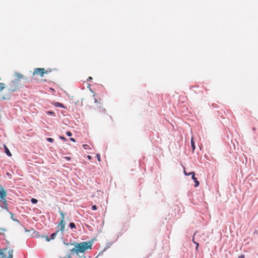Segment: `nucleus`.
I'll list each match as a JSON object with an SVG mask.
<instances>
[{"mask_svg":"<svg viewBox=\"0 0 258 258\" xmlns=\"http://www.w3.org/2000/svg\"><path fill=\"white\" fill-rule=\"evenodd\" d=\"M92 246V241L89 242H82L79 243H77L75 247H74L71 250L72 252H76L78 253L79 252L83 253L86 249H91Z\"/></svg>","mask_w":258,"mask_h":258,"instance_id":"nucleus-1","label":"nucleus"},{"mask_svg":"<svg viewBox=\"0 0 258 258\" xmlns=\"http://www.w3.org/2000/svg\"><path fill=\"white\" fill-rule=\"evenodd\" d=\"M19 79H15L12 81L11 83L10 84V88L9 90L10 92H15L18 89L19 86Z\"/></svg>","mask_w":258,"mask_h":258,"instance_id":"nucleus-2","label":"nucleus"},{"mask_svg":"<svg viewBox=\"0 0 258 258\" xmlns=\"http://www.w3.org/2000/svg\"><path fill=\"white\" fill-rule=\"evenodd\" d=\"M48 72L45 71L44 68H35L34 70V72L33 73V75L35 76L36 75H39L41 77H43L44 76V74H47Z\"/></svg>","mask_w":258,"mask_h":258,"instance_id":"nucleus-3","label":"nucleus"},{"mask_svg":"<svg viewBox=\"0 0 258 258\" xmlns=\"http://www.w3.org/2000/svg\"><path fill=\"white\" fill-rule=\"evenodd\" d=\"M0 207L4 209L9 211V208L8 207L7 202L6 199L0 200Z\"/></svg>","mask_w":258,"mask_h":258,"instance_id":"nucleus-4","label":"nucleus"},{"mask_svg":"<svg viewBox=\"0 0 258 258\" xmlns=\"http://www.w3.org/2000/svg\"><path fill=\"white\" fill-rule=\"evenodd\" d=\"M0 200L6 199L7 196L6 191L4 189L2 185H0Z\"/></svg>","mask_w":258,"mask_h":258,"instance_id":"nucleus-5","label":"nucleus"},{"mask_svg":"<svg viewBox=\"0 0 258 258\" xmlns=\"http://www.w3.org/2000/svg\"><path fill=\"white\" fill-rule=\"evenodd\" d=\"M60 226V228L59 229V231H60L62 234H63L64 231V228H65V222L64 221L60 220L59 223L58 224V225L57 226V228Z\"/></svg>","mask_w":258,"mask_h":258,"instance_id":"nucleus-6","label":"nucleus"},{"mask_svg":"<svg viewBox=\"0 0 258 258\" xmlns=\"http://www.w3.org/2000/svg\"><path fill=\"white\" fill-rule=\"evenodd\" d=\"M191 174H192L191 178L194 180L195 183V186L197 187L199 185L200 182L198 180V179L195 177V173L192 171V173Z\"/></svg>","mask_w":258,"mask_h":258,"instance_id":"nucleus-7","label":"nucleus"},{"mask_svg":"<svg viewBox=\"0 0 258 258\" xmlns=\"http://www.w3.org/2000/svg\"><path fill=\"white\" fill-rule=\"evenodd\" d=\"M53 104L56 107H60L64 109L67 108V107L65 106L62 103H61L58 102H54Z\"/></svg>","mask_w":258,"mask_h":258,"instance_id":"nucleus-8","label":"nucleus"},{"mask_svg":"<svg viewBox=\"0 0 258 258\" xmlns=\"http://www.w3.org/2000/svg\"><path fill=\"white\" fill-rule=\"evenodd\" d=\"M7 212H9V213L10 214V215L11 216V219L13 221H15V222H17L18 224H20V221L14 218L15 215L12 212H10L9 210V211H7Z\"/></svg>","mask_w":258,"mask_h":258,"instance_id":"nucleus-9","label":"nucleus"},{"mask_svg":"<svg viewBox=\"0 0 258 258\" xmlns=\"http://www.w3.org/2000/svg\"><path fill=\"white\" fill-rule=\"evenodd\" d=\"M4 147L5 149V152L7 155L9 157H11L12 155L7 147L5 145H4Z\"/></svg>","mask_w":258,"mask_h":258,"instance_id":"nucleus-10","label":"nucleus"},{"mask_svg":"<svg viewBox=\"0 0 258 258\" xmlns=\"http://www.w3.org/2000/svg\"><path fill=\"white\" fill-rule=\"evenodd\" d=\"M59 231V228H58V229L54 233H52L51 235H50V239L51 240H53L55 239V238L56 237L58 232Z\"/></svg>","mask_w":258,"mask_h":258,"instance_id":"nucleus-11","label":"nucleus"},{"mask_svg":"<svg viewBox=\"0 0 258 258\" xmlns=\"http://www.w3.org/2000/svg\"><path fill=\"white\" fill-rule=\"evenodd\" d=\"M190 142L192 153H194L196 149V145L195 142L194 141L193 138H191Z\"/></svg>","mask_w":258,"mask_h":258,"instance_id":"nucleus-12","label":"nucleus"},{"mask_svg":"<svg viewBox=\"0 0 258 258\" xmlns=\"http://www.w3.org/2000/svg\"><path fill=\"white\" fill-rule=\"evenodd\" d=\"M46 113L48 115H52L55 116V113L53 110H48L46 111Z\"/></svg>","mask_w":258,"mask_h":258,"instance_id":"nucleus-13","label":"nucleus"},{"mask_svg":"<svg viewBox=\"0 0 258 258\" xmlns=\"http://www.w3.org/2000/svg\"><path fill=\"white\" fill-rule=\"evenodd\" d=\"M16 76L18 78V79H23L24 78V76L20 73H16Z\"/></svg>","mask_w":258,"mask_h":258,"instance_id":"nucleus-14","label":"nucleus"},{"mask_svg":"<svg viewBox=\"0 0 258 258\" xmlns=\"http://www.w3.org/2000/svg\"><path fill=\"white\" fill-rule=\"evenodd\" d=\"M69 227L71 229L76 228V225L74 222H71L69 224Z\"/></svg>","mask_w":258,"mask_h":258,"instance_id":"nucleus-15","label":"nucleus"},{"mask_svg":"<svg viewBox=\"0 0 258 258\" xmlns=\"http://www.w3.org/2000/svg\"><path fill=\"white\" fill-rule=\"evenodd\" d=\"M41 238H45L46 241H47V242L50 241V240H51L50 237L49 238L48 236H47L46 235H45H45H42L41 236Z\"/></svg>","mask_w":258,"mask_h":258,"instance_id":"nucleus-16","label":"nucleus"},{"mask_svg":"<svg viewBox=\"0 0 258 258\" xmlns=\"http://www.w3.org/2000/svg\"><path fill=\"white\" fill-rule=\"evenodd\" d=\"M5 88V84L3 83H0V92L2 91Z\"/></svg>","mask_w":258,"mask_h":258,"instance_id":"nucleus-17","label":"nucleus"},{"mask_svg":"<svg viewBox=\"0 0 258 258\" xmlns=\"http://www.w3.org/2000/svg\"><path fill=\"white\" fill-rule=\"evenodd\" d=\"M31 202L33 204H35L36 203H37L38 202V200L36 199H35V198H32L31 199Z\"/></svg>","mask_w":258,"mask_h":258,"instance_id":"nucleus-18","label":"nucleus"},{"mask_svg":"<svg viewBox=\"0 0 258 258\" xmlns=\"http://www.w3.org/2000/svg\"><path fill=\"white\" fill-rule=\"evenodd\" d=\"M59 214L61 217V220L64 221V215H65L64 213H63V212L60 211Z\"/></svg>","mask_w":258,"mask_h":258,"instance_id":"nucleus-19","label":"nucleus"},{"mask_svg":"<svg viewBox=\"0 0 258 258\" xmlns=\"http://www.w3.org/2000/svg\"><path fill=\"white\" fill-rule=\"evenodd\" d=\"M13 250H10L9 251V256L7 257V258H12L13 257Z\"/></svg>","mask_w":258,"mask_h":258,"instance_id":"nucleus-20","label":"nucleus"},{"mask_svg":"<svg viewBox=\"0 0 258 258\" xmlns=\"http://www.w3.org/2000/svg\"><path fill=\"white\" fill-rule=\"evenodd\" d=\"M11 97L9 95H5L3 97V100H9Z\"/></svg>","mask_w":258,"mask_h":258,"instance_id":"nucleus-21","label":"nucleus"},{"mask_svg":"<svg viewBox=\"0 0 258 258\" xmlns=\"http://www.w3.org/2000/svg\"><path fill=\"white\" fill-rule=\"evenodd\" d=\"M46 141L49 143H52L54 141V140L51 138H47L46 139Z\"/></svg>","mask_w":258,"mask_h":258,"instance_id":"nucleus-22","label":"nucleus"},{"mask_svg":"<svg viewBox=\"0 0 258 258\" xmlns=\"http://www.w3.org/2000/svg\"><path fill=\"white\" fill-rule=\"evenodd\" d=\"M91 209H92V210H94V211L96 210L97 209V206H96V205H92V207H91Z\"/></svg>","mask_w":258,"mask_h":258,"instance_id":"nucleus-23","label":"nucleus"},{"mask_svg":"<svg viewBox=\"0 0 258 258\" xmlns=\"http://www.w3.org/2000/svg\"><path fill=\"white\" fill-rule=\"evenodd\" d=\"M66 134L68 137H71L72 136V133L70 131H67Z\"/></svg>","mask_w":258,"mask_h":258,"instance_id":"nucleus-24","label":"nucleus"},{"mask_svg":"<svg viewBox=\"0 0 258 258\" xmlns=\"http://www.w3.org/2000/svg\"><path fill=\"white\" fill-rule=\"evenodd\" d=\"M59 139H60L61 140L63 141H66L67 140V139L64 136H59Z\"/></svg>","mask_w":258,"mask_h":258,"instance_id":"nucleus-25","label":"nucleus"},{"mask_svg":"<svg viewBox=\"0 0 258 258\" xmlns=\"http://www.w3.org/2000/svg\"><path fill=\"white\" fill-rule=\"evenodd\" d=\"M97 158V160L100 162L101 161V158H100V155L99 154H97L96 155Z\"/></svg>","mask_w":258,"mask_h":258,"instance_id":"nucleus-26","label":"nucleus"},{"mask_svg":"<svg viewBox=\"0 0 258 258\" xmlns=\"http://www.w3.org/2000/svg\"><path fill=\"white\" fill-rule=\"evenodd\" d=\"M83 147L84 149H89V146L87 144H84L83 145Z\"/></svg>","mask_w":258,"mask_h":258,"instance_id":"nucleus-27","label":"nucleus"},{"mask_svg":"<svg viewBox=\"0 0 258 258\" xmlns=\"http://www.w3.org/2000/svg\"><path fill=\"white\" fill-rule=\"evenodd\" d=\"M110 245H111V244H109V243L107 244L106 246L104 247L103 251H105L109 247Z\"/></svg>","mask_w":258,"mask_h":258,"instance_id":"nucleus-28","label":"nucleus"},{"mask_svg":"<svg viewBox=\"0 0 258 258\" xmlns=\"http://www.w3.org/2000/svg\"><path fill=\"white\" fill-rule=\"evenodd\" d=\"M191 173H192V172H190L189 173H187L185 171H184V174L186 176H188V175H191L192 176V174H191Z\"/></svg>","mask_w":258,"mask_h":258,"instance_id":"nucleus-29","label":"nucleus"},{"mask_svg":"<svg viewBox=\"0 0 258 258\" xmlns=\"http://www.w3.org/2000/svg\"><path fill=\"white\" fill-rule=\"evenodd\" d=\"M70 140L73 142H76V140L74 138H71Z\"/></svg>","mask_w":258,"mask_h":258,"instance_id":"nucleus-30","label":"nucleus"},{"mask_svg":"<svg viewBox=\"0 0 258 258\" xmlns=\"http://www.w3.org/2000/svg\"><path fill=\"white\" fill-rule=\"evenodd\" d=\"M193 242H194V243H195V244H196V246H196V248H198V246H199V243L196 242L194 241V240H193Z\"/></svg>","mask_w":258,"mask_h":258,"instance_id":"nucleus-31","label":"nucleus"},{"mask_svg":"<svg viewBox=\"0 0 258 258\" xmlns=\"http://www.w3.org/2000/svg\"><path fill=\"white\" fill-rule=\"evenodd\" d=\"M193 242H194V243H195V244H196V246H196V248H198V246H199V243L196 242L194 241V240H193Z\"/></svg>","mask_w":258,"mask_h":258,"instance_id":"nucleus-32","label":"nucleus"},{"mask_svg":"<svg viewBox=\"0 0 258 258\" xmlns=\"http://www.w3.org/2000/svg\"><path fill=\"white\" fill-rule=\"evenodd\" d=\"M93 80V78L91 77H89L87 79L88 81H91Z\"/></svg>","mask_w":258,"mask_h":258,"instance_id":"nucleus-33","label":"nucleus"},{"mask_svg":"<svg viewBox=\"0 0 258 258\" xmlns=\"http://www.w3.org/2000/svg\"><path fill=\"white\" fill-rule=\"evenodd\" d=\"M65 159H67V160H68V161H70V160H71V157H65Z\"/></svg>","mask_w":258,"mask_h":258,"instance_id":"nucleus-34","label":"nucleus"},{"mask_svg":"<svg viewBox=\"0 0 258 258\" xmlns=\"http://www.w3.org/2000/svg\"><path fill=\"white\" fill-rule=\"evenodd\" d=\"M238 258H245L244 255L242 254L238 256Z\"/></svg>","mask_w":258,"mask_h":258,"instance_id":"nucleus-35","label":"nucleus"},{"mask_svg":"<svg viewBox=\"0 0 258 258\" xmlns=\"http://www.w3.org/2000/svg\"><path fill=\"white\" fill-rule=\"evenodd\" d=\"M63 243L67 245H69V244L70 245H73V243H66L65 242H63Z\"/></svg>","mask_w":258,"mask_h":258,"instance_id":"nucleus-36","label":"nucleus"},{"mask_svg":"<svg viewBox=\"0 0 258 258\" xmlns=\"http://www.w3.org/2000/svg\"><path fill=\"white\" fill-rule=\"evenodd\" d=\"M104 251H103V250L102 251H101L99 252V253L98 255H101V254H102Z\"/></svg>","mask_w":258,"mask_h":258,"instance_id":"nucleus-37","label":"nucleus"},{"mask_svg":"<svg viewBox=\"0 0 258 258\" xmlns=\"http://www.w3.org/2000/svg\"><path fill=\"white\" fill-rule=\"evenodd\" d=\"M94 102L95 103H97L98 102V101H97V100L96 98H94Z\"/></svg>","mask_w":258,"mask_h":258,"instance_id":"nucleus-38","label":"nucleus"},{"mask_svg":"<svg viewBox=\"0 0 258 258\" xmlns=\"http://www.w3.org/2000/svg\"><path fill=\"white\" fill-rule=\"evenodd\" d=\"M90 86H91V85H90V84H89V85H88V88H89V89H90V90L91 91H92V90H91V88H90Z\"/></svg>","mask_w":258,"mask_h":258,"instance_id":"nucleus-39","label":"nucleus"},{"mask_svg":"<svg viewBox=\"0 0 258 258\" xmlns=\"http://www.w3.org/2000/svg\"><path fill=\"white\" fill-rule=\"evenodd\" d=\"M87 158H88L89 159H90L91 158V157L90 155H88Z\"/></svg>","mask_w":258,"mask_h":258,"instance_id":"nucleus-40","label":"nucleus"},{"mask_svg":"<svg viewBox=\"0 0 258 258\" xmlns=\"http://www.w3.org/2000/svg\"><path fill=\"white\" fill-rule=\"evenodd\" d=\"M81 258H87L84 255H82L81 256H80Z\"/></svg>","mask_w":258,"mask_h":258,"instance_id":"nucleus-41","label":"nucleus"},{"mask_svg":"<svg viewBox=\"0 0 258 258\" xmlns=\"http://www.w3.org/2000/svg\"><path fill=\"white\" fill-rule=\"evenodd\" d=\"M7 175L8 176H11V174L10 173H7Z\"/></svg>","mask_w":258,"mask_h":258,"instance_id":"nucleus-42","label":"nucleus"},{"mask_svg":"<svg viewBox=\"0 0 258 258\" xmlns=\"http://www.w3.org/2000/svg\"><path fill=\"white\" fill-rule=\"evenodd\" d=\"M0 230H2V231H5L6 230L4 228H0Z\"/></svg>","mask_w":258,"mask_h":258,"instance_id":"nucleus-43","label":"nucleus"},{"mask_svg":"<svg viewBox=\"0 0 258 258\" xmlns=\"http://www.w3.org/2000/svg\"><path fill=\"white\" fill-rule=\"evenodd\" d=\"M253 131H254L255 130V127L252 128Z\"/></svg>","mask_w":258,"mask_h":258,"instance_id":"nucleus-44","label":"nucleus"},{"mask_svg":"<svg viewBox=\"0 0 258 258\" xmlns=\"http://www.w3.org/2000/svg\"><path fill=\"white\" fill-rule=\"evenodd\" d=\"M0 150H2V148L0 147Z\"/></svg>","mask_w":258,"mask_h":258,"instance_id":"nucleus-45","label":"nucleus"},{"mask_svg":"<svg viewBox=\"0 0 258 258\" xmlns=\"http://www.w3.org/2000/svg\"><path fill=\"white\" fill-rule=\"evenodd\" d=\"M95 258H97V256H96Z\"/></svg>","mask_w":258,"mask_h":258,"instance_id":"nucleus-46","label":"nucleus"},{"mask_svg":"<svg viewBox=\"0 0 258 258\" xmlns=\"http://www.w3.org/2000/svg\"><path fill=\"white\" fill-rule=\"evenodd\" d=\"M95 258H97V256H96Z\"/></svg>","mask_w":258,"mask_h":258,"instance_id":"nucleus-47","label":"nucleus"},{"mask_svg":"<svg viewBox=\"0 0 258 258\" xmlns=\"http://www.w3.org/2000/svg\"><path fill=\"white\" fill-rule=\"evenodd\" d=\"M95 258H97V256H96Z\"/></svg>","mask_w":258,"mask_h":258,"instance_id":"nucleus-48","label":"nucleus"}]
</instances>
